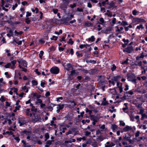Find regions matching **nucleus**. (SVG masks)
I'll return each instance as SVG.
<instances>
[{
    "mask_svg": "<svg viewBox=\"0 0 147 147\" xmlns=\"http://www.w3.org/2000/svg\"><path fill=\"white\" fill-rule=\"evenodd\" d=\"M16 61L14 60L11 61V63H9L5 65V67L6 68H11V69H14L16 67L15 64Z\"/></svg>",
    "mask_w": 147,
    "mask_h": 147,
    "instance_id": "nucleus-1",
    "label": "nucleus"
},
{
    "mask_svg": "<svg viewBox=\"0 0 147 147\" xmlns=\"http://www.w3.org/2000/svg\"><path fill=\"white\" fill-rule=\"evenodd\" d=\"M19 66L20 68L23 67H27V63L26 62L23 60H21L19 61Z\"/></svg>",
    "mask_w": 147,
    "mask_h": 147,
    "instance_id": "nucleus-2",
    "label": "nucleus"
},
{
    "mask_svg": "<svg viewBox=\"0 0 147 147\" xmlns=\"http://www.w3.org/2000/svg\"><path fill=\"white\" fill-rule=\"evenodd\" d=\"M59 71V68L57 67H53L50 69V72L51 74H57Z\"/></svg>",
    "mask_w": 147,
    "mask_h": 147,
    "instance_id": "nucleus-3",
    "label": "nucleus"
},
{
    "mask_svg": "<svg viewBox=\"0 0 147 147\" xmlns=\"http://www.w3.org/2000/svg\"><path fill=\"white\" fill-rule=\"evenodd\" d=\"M132 22L133 23H139L141 22L145 23L146 21L144 19L136 18H133L132 20Z\"/></svg>",
    "mask_w": 147,
    "mask_h": 147,
    "instance_id": "nucleus-4",
    "label": "nucleus"
},
{
    "mask_svg": "<svg viewBox=\"0 0 147 147\" xmlns=\"http://www.w3.org/2000/svg\"><path fill=\"white\" fill-rule=\"evenodd\" d=\"M133 48L131 46H129L124 49L123 51L124 52H126L128 53H130L133 51Z\"/></svg>",
    "mask_w": 147,
    "mask_h": 147,
    "instance_id": "nucleus-5",
    "label": "nucleus"
},
{
    "mask_svg": "<svg viewBox=\"0 0 147 147\" xmlns=\"http://www.w3.org/2000/svg\"><path fill=\"white\" fill-rule=\"evenodd\" d=\"M24 132L27 136V139L29 140H30L31 139V138L32 135L31 131H25Z\"/></svg>",
    "mask_w": 147,
    "mask_h": 147,
    "instance_id": "nucleus-6",
    "label": "nucleus"
},
{
    "mask_svg": "<svg viewBox=\"0 0 147 147\" xmlns=\"http://www.w3.org/2000/svg\"><path fill=\"white\" fill-rule=\"evenodd\" d=\"M26 123V121L25 119L24 118H20L18 119V123L20 124V125L21 126L24 124Z\"/></svg>",
    "mask_w": 147,
    "mask_h": 147,
    "instance_id": "nucleus-7",
    "label": "nucleus"
},
{
    "mask_svg": "<svg viewBox=\"0 0 147 147\" xmlns=\"http://www.w3.org/2000/svg\"><path fill=\"white\" fill-rule=\"evenodd\" d=\"M35 118L33 119L32 121L34 123H35L37 122H40L41 121V119L39 116L36 115L35 116Z\"/></svg>",
    "mask_w": 147,
    "mask_h": 147,
    "instance_id": "nucleus-8",
    "label": "nucleus"
},
{
    "mask_svg": "<svg viewBox=\"0 0 147 147\" xmlns=\"http://www.w3.org/2000/svg\"><path fill=\"white\" fill-rule=\"evenodd\" d=\"M21 76V73L18 70H16L15 71V76L14 78L15 79L17 80L19 76Z\"/></svg>",
    "mask_w": 147,
    "mask_h": 147,
    "instance_id": "nucleus-9",
    "label": "nucleus"
},
{
    "mask_svg": "<svg viewBox=\"0 0 147 147\" xmlns=\"http://www.w3.org/2000/svg\"><path fill=\"white\" fill-rule=\"evenodd\" d=\"M132 129L131 127L128 126H126L123 128L122 130L123 132H127L128 131Z\"/></svg>",
    "mask_w": 147,
    "mask_h": 147,
    "instance_id": "nucleus-10",
    "label": "nucleus"
},
{
    "mask_svg": "<svg viewBox=\"0 0 147 147\" xmlns=\"http://www.w3.org/2000/svg\"><path fill=\"white\" fill-rule=\"evenodd\" d=\"M1 6L2 7L3 10H4L6 11H7L8 10V9H6L5 8V7H4V5H5V1H4V0H1Z\"/></svg>",
    "mask_w": 147,
    "mask_h": 147,
    "instance_id": "nucleus-11",
    "label": "nucleus"
},
{
    "mask_svg": "<svg viewBox=\"0 0 147 147\" xmlns=\"http://www.w3.org/2000/svg\"><path fill=\"white\" fill-rule=\"evenodd\" d=\"M121 76H114L112 78V80H114L115 82H117L121 78Z\"/></svg>",
    "mask_w": 147,
    "mask_h": 147,
    "instance_id": "nucleus-12",
    "label": "nucleus"
},
{
    "mask_svg": "<svg viewBox=\"0 0 147 147\" xmlns=\"http://www.w3.org/2000/svg\"><path fill=\"white\" fill-rule=\"evenodd\" d=\"M32 95L33 96V98L34 99L36 98L37 99L41 97V96L40 95L36 93H33Z\"/></svg>",
    "mask_w": 147,
    "mask_h": 147,
    "instance_id": "nucleus-13",
    "label": "nucleus"
},
{
    "mask_svg": "<svg viewBox=\"0 0 147 147\" xmlns=\"http://www.w3.org/2000/svg\"><path fill=\"white\" fill-rule=\"evenodd\" d=\"M30 109H27L25 110V113L28 116H30V117H32V115L31 113H30Z\"/></svg>",
    "mask_w": 147,
    "mask_h": 147,
    "instance_id": "nucleus-14",
    "label": "nucleus"
},
{
    "mask_svg": "<svg viewBox=\"0 0 147 147\" xmlns=\"http://www.w3.org/2000/svg\"><path fill=\"white\" fill-rule=\"evenodd\" d=\"M66 66H67V67L66 68V69L67 71H69V70L72 69V65L70 64L69 63H68L66 65Z\"/></svg>",
    "mask_w": 147,
    "mask_h": 147,
    "instance_id": "nucleus-15",
    "label": "nucleus"
},
{
    "mask_svg": "<svg viewBox=\"0 0 147 147\" xmlns=\"http://www.w3.org/2000/svg\"><path fill=\"white\" fill-rule=\"evenodd\" d=\"M116 31V32H119L120 31H121L123 30V28L122 27H121L119 28V27L118 26H116L115 27Z\"/></svg>",
    "mask_w": 147,
    "mask_h": 147,
    "instance_id": "nucleus-16",
    "label": "nucleus"
},
{
    "mask_svg": "<svg viewBox=\"0 0 147 147\" xmlns=\"http://www.w3.org/2000/svg\"><path fill=\"white\" fill-rule=\"evenodd\" d=\"M106 100V99L105 98H104L103 99V100L101 104L102 105L105 106L108 104V102Z\"/></svg>",
    "mask_w": 147,
    "mask_h": 147,
    "instance_id": "nucleus-17",
    "label": "nucleus"
},
{
    "mask_svg": "<svg viewBox=\"0 0 147 147\" xmlns=\"http://www.w3.org/2000/svg\"><path fill=\"white\" fill-rule=\"evenodd\" d=\"M22 89L24 91L26 92H28V88L27 87L26 85L24 86L22 88Z\"/></svg>",
    "mask_w": 147,
    "mask_h": 147,
    "instance_id": "nucleus-18",
    "label": "nucleus"
},
{
    "mask_svg": "<svg viewBox=\"0 0 147 147\" xmlns=\"http://www.w3.org/2000/svg\"><path fill=\"white\" fill-rule=\"evenodd\" d=\"M11 90L14 92L17 95H18V90L17 88L13 87L11 88Z\"/></svg>",
    "mask_w": 147,
    "mask_h": 147,
    "instance_id": "nucleus-19",
    "label": "nucleus"
},
{
    "mask_svg": "<svg viewBox=\"0 0 147 147\" xmlns=\"http://www.w3.org/2000/svg\"><path fill=\"white\" fill-rule=\"evenodd\" d=\"M116 68L117 67L114 64H113L111 67V69L112 71L115 70Z\"/></svg>",
    "mask_w": 147,
    "mask_h": 147,
    "instance_id": "nucleus-20",
    "label": "nucleus"
},
{
    "mask_svg": "<svg viewBox=\"0 0 147 147\" xmlns=\"http://www.w3.org/2000/svg\"><path fill=\"white\" fill-rule=\"evenodd\" d=\"M88 108L90 110L96 112L95 110L94 107L91 105H90L88 106Z\"/></svg>",
    "mask_w": 147,
    "mask_h": 147,
    "instance_id": "nucleus-21",
    "label": "nucleus"
},
{
    "mask_svg": "<svg viewBox=\"0 0 147 147\" xmlns=\"http://www.w3.org/2000/svg\"><path fill=\"white\" fill-rule=\"evenodd\" d=\"M144 28V27L143 25L142 24H140L138 26H137L136 29H137L138 30H140L141 29H143Z\"/></svg>",
    "mask_w": 147,
    "mask_h": 147,
    "instance_id": "nucleus-22",
    "label": "nucleus"
},
{
    "mask_svg": "<svg viewBox=\"0 0 147 147\" xmlns=\"http://www.w3.org/2000/svg\"><path fill=\"white\" fill-rule=\"evenodd\" d=\"M136 61V64H135L136 65H138L140 66H142V62L141 61Z\"/></svg>",
    "mask_w": 147,
    "mask_h": 147,
    "instance_id": "nucleus-23",
    "label": "nucleus"
},
{
    "mask_svg": "<svg viewBox=\"0 0 147 147\" xmlns=\"http://www.w3.org/2000/svg\"><path fill=\"white\" fill-rule=\"evenodd\" d=\"M95 40V38L94 36H92L90 38H88V40L89 41H91L92 42H93Z\"/></svg>",
    "mask_w": 147,
    "mask_h": 147,
    "instance_id": "nucleus-24",
    "label": "nucleus"
},
{
    "mask_svg": "<svg viewBox=\"0 0 147 147\" xmlns=\"http://www.w3.org/2000/svg\"><path fill=\"white\" fill-rule=\"evenodd\" d=\"M144 56L143 55H141L140 56H138L136 57V60L138 61L140 59H142L144 57Z\"/></svg>",
    "mask_w": 147,
    "mask_h": 147,
    "instance_id": "nucleus-25",
    "label": "nucleus"
},
{
    "mask_svg": "<svg viewBox=\"0 0 147 147\" xmlns=\"http://www.w3.org/2000/svg\"><path fill=\"white\" fill-rule=\"evenodd\" d=\"M15 33L16 35L18 36V35H21L23 33V32L20 31L19 32H17L16 30L15 31Z\"/></svg>",
    "mask_w": 147,
    "mask_h": 147,
    "instance_id": "nucleus-26",
    "label": "nucleus"
},
{
    "mask_svg": "<svg viewBox=\"0 0 147 147\" xmlns=\"http://www.w3.org/2000/svg\"><path fill=\"white\" fill-rule=\"evenodd\" d=\"M42 102V100L40 99L37 98L36 100V104L40 103L41 104Z\"/></svg>",
    "mask_w": 147,
    "mask_h": 147,
    "instance_id": "nucleus-27",
    "label": "nucleus"
},
{
    "mask_svg": "<svg viewBox=\"0 0 147 147\" xmlns=\"http://www.w3.org/2000/svg\"><path fill=\"white\" fill-rule=\"evenodd\" d=\"M139 12L137 11L136 9H134L132 11V13L133 14L134 16L136 15L137 13Z\"/></svg>",
    "mask_w": 147,
    "mask_h": 147,
    "instance_id": "nucleus-28",
    "label": "nucleus"
},
{
    "mask_svg": "<svg viewBox=\"0 0 147 147\" xmlns=\"http://www.w3.org/2000/svg\"><path fill=\"white\" fill-rule=\"evenodd\" d=\"M32 10L33 12H35V11L36 13H38L39 11L37 7H36L34 9H32Z\"/></svg>",
    "mask_w": 147,
    "mask_h": 147,
    "instance_id": "nucleus-29",
    "label": "nucleus"
},
{
    "mask_svg": "<svg viewBox=\"0 0 147 147\" xmlns=\"http://www.w3.org/2000/svg\"><path fill=\"white\" fill-rule=\"evenodd\" d=\"M115 144L113 142L111 143L109 145H105V147H111L114 146Z\"/></svg>",
    "mask_w": 147,
    "mask_h": 147,
    "instance_id": "nucleus-30",
    "label": "nucleus"
},
{
    "mask_svg": "<svg viewBox=\"0 0 147 147\" xmlns=\"http://www.w3.org/2000/svg\"><path fill=\"white\" fill-rule=\"evenodd\" d=\"M110 7H109V8H113L114 7L115 4L113 3H111L109 4Z\"/></svg>",
    "mask_w": 147,
    "mask_h": 147,
    "instance_id": "nucleus-31",
    "label": "nucleus"
},
{
    "mask_svg": "<svg viewBox=\"0 0 147 147\" xmlns=\"http://www.w3.org/2000/svg\"><path fill=\"white\" fill-rule=\"evenodd\" d=\"M111 128L113 130H115L117 128V126L115 125H112Z\"/></svg>",
    "mask_w": 147,
    "mask_h": 147,
    "instance_id": "nucleus-32",
    "label": "nucleus"
},
{
    "mask_svg": "<svg viewBox=\"0 0 147 147\" xmlns=\"http://www.w3.org/2000/svg\"><path fill=\"white\" fill-rule=\"evenodd\" d=\"M44 53V52L43 51H41L40 52V53L39 54V58L42 59V57L43 56V54Z\"/></svg>",
    "mask_w": 147,
    "mask_h": 147,
    "instance_id": "nucleus-33",
    "label": "nucleus"
},
{
    "mask_svg": "<svg viewBox=\"0 0 147 147\" xmlns=\"http://www.w3.org/2000/svg\"><path fill=\"white\" fill-rule=\"evenodd\" d=\"M59 107V110L62 109H63L64 105H58Z\"/></svg>",
    "mask_w": 147,
    "mask_h": 147,
    "instance_id": "nucleus-34",
    "label": "nucleus"
},
{
    "mask_svg": "<svg viewBox=\"0 0 147 147\" xmlns=\"http://www.w3.org/2000/svg\"><path fill=\"white\" fill-rule=\"evenodd\" d=\"M45 138H46V139L45 140L46 141L49 137V135L48 133H46L45 134Z\"/></svg>",
    "mask_w": 147,
    "mask_h": 147,
    "instance_id": "nucleus-35",
    "label": "nucleus"
},
{
    "mask_svg": "<svg viewBox=\"0 0 147 147\" xmlns=\"http://www.w3.org/2000/svg\"><path fill=\"white\" fill-rule=\"evenodd\" d=\"M91 133L88 131H86L85 132V135L87 136H88L90 135Z\"/></svg>",
    "mask_w": 147,
    "mask_h": 147,
    "instance_id": "nucleus-36",
    "label": "nucleus"
},
{
    "mask_svg": "<svg viewBox=\"0 0 147 147\" xmlns=\"http://www.w3.org/2000/svg\"><path fill=\"white\" fill-rule=\"evenodd\" d=\"M5 122L8 123L9 124H10L12 123L10 119H6L5 120Z\"/></svg>",
    "mask_w": 147,
    "mask_h": 147,
    "instance_id": "nucleus-37",
    "label": "nucleus"
},
{
    "mask_svg": "<svg viewBox=\"0 0 147 147\" xmlns=\"http://www.w3.org/2000/svg\"><path fill=\"white\" fill-rule=\"evenodd\" d=\"M32 83L33 85L36 86L38 84V83L37 81L35 80H32Z\"/></svg>",
    "mask_w": 147,
    "mask_h": 147,
    "instance_id": "nucleus-38",
    "label": "nucleus"
},
{
    "mask_svg": "<svg viewBox=\"0 0 147 147\" xmlns=\"http://www.w3.org/2000/svg\"><path fill=\"white\" fill-rule=\"evenodd\" d=\"M129 60L127 58L126 60L124 61L122 63V64H128V61Z\"/></svg>",
    "mask_w": 147,
    "mask_h": 147,
    "instance_id": "nucleus-39",
    "label": "nucleus"
},
{
    "mask_svg": "<svg viewBox=\"0 0 147 147\" xmlns=\"http://www.w3.org/2000/svg\"><path fill=\"white\" fill-rule=\"evenodd\" d=\"M119 88V90L120 91V92L121 93L123 92V88H122V84H121V86H120L118 87Z\"/></svg>",
    "mask_w": 147,
    "mask_h": 147,
    "instance_id": "nucleus-40",
    "label": "nucleus"
},
{
    "mask_svg": "<svg viewBox=\"0 0 147 147\" xmlns=\"http://www.w3.org/2000/svg\"><path fill=\"white\" fill-rule=\"evenodd\" d=\"M18 4L16 3L15 5H12V9L13 10H14L18 6Z\"/></svg>",
    "mask_w": 147,
    "mask_h": 147,
    "instance_id": "nucleus-41",
    "label": "nucleus"
},
{
    "mask_svg": "<svg viewBox=\"0 0 147 147\" xmlns=\"http://www.w3.org/2000/svg\"><path fill=\"white\" fill-rule=\"evenodd\" d=\"M140 134V131H137L135 133V136L136 137H138L139 136Z\"/></svg>",
    "mask_w": 147,
    "mask_h": 147,
    "instance_id": "nucleus-42",
    "label": "nucleus"
},
{
    "mask_svg": "<svg viewBox=\"0 0 147 147\" xmlns=\"http://www.w3.org/2000/svg\"><path fill=\"white\" fill-rule=\"evenodd\" d=\"M68 43L71 45H72L74 43V42L71 38H70L68 41Z\"/></svg>",
    "mask_w": 147,
    "mask_h": 147,
    "instance_id": "nucleus-43",
    "label": "nucleus"
},
{
    "mask_svg": "<svg viewBox=\"0 0 147 147\" xmlns=\"http://www.w3.org/2000/svg\"><path fill=\"white\" fill-rule=\"evenodd\" d=\"M52 11L54 13L56 14L57 13L58 9H54L52 10Z\"/></svg>",
    "mask_w": 147,
    "mask_h": 147,
    "instance_id": "nucleus-44",
    "label": "nucleus"
},
{
    "mask_svg": "<svg viewBox=\"0 0 147 147\" xmlns=\"http://www.w3.org/2000/svg\"><path fill=\"white\" fill-rule=\"evenodd\" d=\"M123 41L124 42L125 44H127L128 43L129 40H125V39H123Z\"/></svg>",
    "mask_w": 147,
    "mask_h": 147,
    "instance_id": "nucleus-45",
    "label": "nucleus"
},
{
    "mask_svg": "<svg viewBox=\"0 0 147 147\" xmlns=\"http://www.w3.org/2000/svg\"><path fill=\"white\" fill-rule=\"evenodd\" d=\"M76 6V4L75 3H74L73 4H71L70 5V7L72 8H73L75 7Z\"/></svg>",
    "mask_w": 147,
    "mask_h": 147,
    "instance_id": "nucleus-46",
    "label": "nucleus"
},
{
    "mask_svg": "<svg viewBox=\"0 0 147 147\" xmlns=\"http://www.w3.org/2000/svg\"><path fill=\"white\" fill-rule=\"evenodd\" d=\"M135 118L137 120V122H138L140 120V117L138 115L136 116L135 117Z\"/></svg>",
    "mask_w": 147,
    "mask_h": 147,
    "instance_id": "nucleus-47",
    "label": "nucleus"
},
{
    "mask_svg": "<svg viewBox=\"0 0 147 147\" xmlns=\"http://www.w3.org/2000/svg\"><path fill=\"white\" fill-rule=\"evenodd\" d=\"M145 138L144 136H142L140 137L139 138V139L137 140L138 141L140 142L143 139H144Z\"/></svg>",
    "mask_w": 147,
    "mask_h": 147,
    "instance_id": "nucleus-48",
    "label": "nucleus"
},
{
    "mask_svg": "<svg viewBox=\"0 0 147 147\" xmlns=\"http://www.w3.org/2000/svg\"><path fill=\"white\" fill-rule=\"evenodd\" d=\"M99 126L100 127V128L102 129H104L105 128V125H103L101 126L99 125Z\"/></svg>",
    "mask_w": 147,
    "mask_h": 147,
    "instance_id": "nucleus-49",
    "label": "nucleus"
},
{
    "mask_svg": "<svg viewBox=\"0 0 147 147\" xmlns=\"http://www.w3.org/2000/svg\"><path fill=\"white\" fill-rule=\"evenodd\" d=\"M30 22V20L29 19V18H26V22L27 24H29Z\"/></svg>",
    "mask_w": 147,
    "mask_h": 147,
    "instance_id": "nucleus-50",
    "label": "nucleus"
},
{
    "mask_svg": "<svg viewBox=\"0 0 147 147\" xmlns=\"http://www.w3.org/2000/svg\"><path fill=\"white\" fill-rule=\"evenodd\" d=\"M57 37L55 36H53L52 38H51L52 40H56L57 39Z\"/></svg>",
    "mask_w": 147,
    "mask_h": 147,
    "instance_id": "nucleus-51",
    "label": "nucleus"
},
{
    "mask_svg": "<svg viewBox=\"0 0 147 147\" xmlns=\"http://www.w3.org/2000/svg\"><path fill=\"white\" fill-rule=\"evenodd\" d=\"M144 109H141L139 113V114H142L144 113Z\"/></svg>",
    "mask_w": 147,
    "mask_h": 147,
    "instance_id": "nucleus-52",
    "label": "nucleus"
},
{
    "mask_svg": "<svg viewBox=\"0 0 147 147\" xmlns=\"http://www.w3.org/2000/svg\"><path fill=\"white\" fill-rule=\"evenodd\" d=\"M129 86L127 85V84H126L125 85V88L124 89V90L125 91H127V90H128L129 89Z\"/></svg>",
    "mask_w": 147,
    "mask_h": 147,
    "instance_id": "nucleus-53",
    "label": "nucleus"
},
{
    "mask_svg": "<svg viewBox=\"0 0 147 147\" xmlns=\"http://www.w3.org/2000/svg\"><path fill=\"white\" fill-rule=\"evenodd\" d=\"M127 93L131 95H132L133 94V91L132 90H130L128 91Z\"/></svg>",
    "mask_w": 147,
    "mask_h": 147,
    "instance_id": "nucleus-54",
    "label": "nucleus"
},
{
    "mask_svg": "<svg viewBox=\"0 0 147 147\" xmlns=\"http://www.w3.org/2000/svg\"><path fill=\"white\" fill-rule=\"evenodd\" d=\"M31 13H30L28 11H27L26 12V17H28L29 16H31Z\"/></svg>",
    "mask_w": 147,
    "mask_h": 147,
    "instance_id": "nucleus-55",
    "label": "nucleus"
},
{
    "mask_svg": "<svg viewBox=\"0 0 147 147\" xmlns=\"http://www.w3.org/2000/svg\"><path fill=\"white\" fill-rule=\"evenodd\" d=\"M105 15H107L108 16L111 17L112 16V15L110 13H105Z\"/></svg>",
    "mask_w": 147,
    "mask_h": 147,
    "instance_id": "nucleus-56",
    "label": "nucleus"
},
{
    "mask_svg": "<svg viewBox=\"0 0 147 147\" xmlns=\"http://www.w3.org/2000/svg\"><path fill=\"white\" fill-rule=\"evenodd\" d=\"M120 125L123 126H124L125 125V123L122 121H120Z\"/></svg>",
    "mask_w": 147,
    "mask_h": 147,
    "instance_id": "nucleus-57",
    "label": "nucleus"
},
{
    "mask_svg": "<svg viewBox=\"0 0 147 147\" xmlns=\"http://www.w3.org/2000/svg\"><path fill=\"white\" fill-rule=\"evenodd\" d=\"M1 102H3L5 101V99L4 98V97L3 96H2L1 97Z\"/></svg>",
    "mask_w": 147,
    "mask_h": 147,
    "instance_id": "nucleus-58",
    "label": "nucleus"
},
{
    "mask_svg": "<svg viewBox=\"0 0 147 147\" xmlns=\"http://www.w3.org/2000/svg\"><path fill=\"white\" fill-rule=\"evenodd\" d=\"M100 22L101 24H102L104 22V20L102 18H101L100 19Z\"/></svg>",
    "mask_w": 147,
    "mask_h": 147,
    "instance_id": "nucleus-59",
    "label": "nucleus"
},
{
    "mask_svg": "<svg viewBox=\"0 0 147 147\" xmlns=\"http://www.w3.org/2000/svg\"><path fill=\"white\" fill-rule=\"evenodd\" d=\"M77 10L79 12H83V10L82 8H77Z\"/></svg>",
    "mask_w": 147,
    "mask_h": 147,
    "instance_id": "nucleus-60",
    "label": "nucleus"
},
{
    "mask_svg": "<svg viewBox=\"0 0 147 147\" xmlns=\"http://www.w3.org/2000/svg\"><path fill=\"white\" fill-rule=\"evenodd\" d=\"M6 133H7V134H8L11 135H12L13 134V133L11 131H6Z\"/></svg>",
    "mask_w": 147,
    "mask_h": 147,
    "instance_id": "nucleus-61",
    "label": "nucleus"
},
{
    "mask_svg": "<svg viewBox=\"0 0 147 147\" xmlns=\"http://www.w3.org/2000/svg\"><path fill=\"white\" fill-rule=\"evenodd\" d=\"M86 47V45H80L79 47L80 48L82 49L83 48H84Z\"/></svg>",
    "mask_w": 147,
    "mask_h": 147,
    "instance_id": "nucleus-62",
    "label": "nucleus"
},
{
    "mask_svg": "<svg viewBox=\"0 0 147 147\" xmlns=\"http://www.w3.org/2000/svg\"><path fill=\"white\" fill-rule=\"evenodd\" d=\"M20 10L22 11V13L23 14H24V10H25L24 8H21L20 9Z\"/></svg>",
    "mask_w": 147,
    "mask_h": 147,
    "instance_id": "nucleus-63",
    "label": "nucleus"
},
{
    "mask_svg": "<svg viewBox=\"0 0 147 147\" xmlns=\"http://www.w3.org/2000/svg\"><path fill=\"white\" fill-rule=\"evenodd\" d=\"M45 84V83L42 82L41 83L40 85L42 87L44 88L45 87L44 85Z\"/></svg>",
    "mask_w": 147,
    "mask_h": 147,
    "instance_id": "nucleus-64",
    "label": "nucleus"
}]
</instances>
